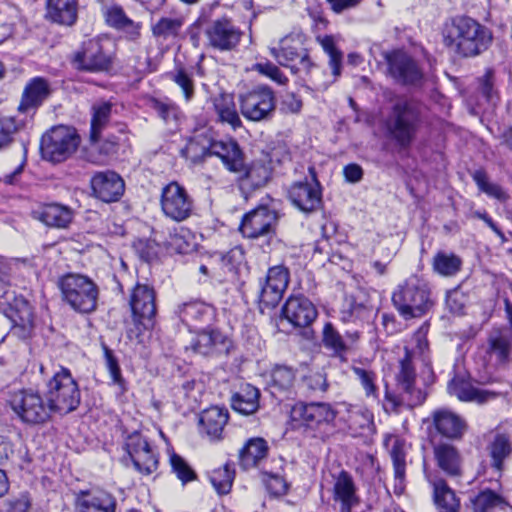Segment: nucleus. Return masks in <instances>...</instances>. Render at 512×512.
I'll return each instance as SVG.
<instances>
[{
  "label": "nucleus",
  "instance_id": "c9c22d12",
  "mask_svg": "<svg viewBox=\"0 0 512 512\" xmlns=\"http://www.w3.org/2000/svg\"><path fill=\"white\" fill-rule=\"evenodd\" d=\"M243 173L239 178V187L244 193H250L260 187H263L270 179L271 171L269 167L262 162H253L240 172Z\"/></svg>",
  "mask_w": 512,
  "mask_h": 512
},
{
  "label": "nucleus",
  "instance_id": "1a4fd4ad",
  "mask_svg": "<svg viewBox=\"0 0 512 512\" xmlns=\"http://www.w3.org/2000/svg\"><path fill=\"white\" fill-rule=\"evenodd\" d=\"M46 399L52 413L67 414L79 406L80 392L69 370L61 369L49 381Z\"/></svg>",
  "mask_w": 512,
  "mask_h": 512
},
{
  "label": "nucleus",
  "instance_id": "de8ad7c7",
  "mask_svg": "<svg viewBox=\"0 0 512 512\" xmlns=\"http://www.w3.org/2000/svg\"><path fill=\"white\" fill-rule=\"evenodd\" d=\"M112 104L109 102L96 103L92 106L90 139L98 142L103 129L110 121Z\"/></svg>",
  "mask_w": 512,
  "mask_h": 512
},
{
  "label": "nucleus",
  "instance_id": "ea45409f",
  "mask_svg": "<svg viewBox=\"0 0 512 512\" xmlns=\"http://www.w3.org/2000/svg\"><path fill=\"white\" fill-rule=\"evenodd\" d=\"M212 137L208 131L195 134L181 150V154L192 163H199L205 157L211 156Z\"/></svg>",
  "mask_w": 512,
  "mask_h": 512
},
{
  "label": "nucleus",
  "instance_id": "5fc2aeb1",
  "mask_svg": "<svg viewBox=\"0 0 512 512\" xmlns=\"http://www.w3.org/2000/svg\"><path fill=\"white\" fill-rule=\"evenodd\" d=\"M235 472L228 464L215 469L210 475V481L219 494H227L232 487Z\"/></svg>",
  "mask_w": 512,
  "mask_h": 512
},
{
  "label": "nucleus",
  "instance_id": "f8f14e48",
  "mask_svg": "<svg viewBox=\"0 0 512 512\" xmlns=\"http://www.w3.org/2000/svg\"><path fill=\"white\" fill-rule=\"evenodd\" d=\"M275 95L267 86H258L239 95L241 114L249 121L269 120L275 110Z\"/></svg>",
  "mask_w": 512,
  "mask_h": 512
},
{
  "label": "nucleus",
  "instance_id": "c756f323",
  "mask_svg": "<svg viewBox=\"0 0 512 512\" xmlns=\"http://www.w3.org/2000/svg\"><path fill=\"white\" fill-rule=\"evenodd\" d=\"M49 95L50 88L47 80L41 77L33 78L23 90L18 111L20 113L36 111Z\"/></svg>",
  "mask_w": 512,
  "mask_h": 512
},
{
  "label": "nucleus",
  "instance_id": "20e7f679",
  "mask_svg": "<svg viewBox=\"0 0 512 512\" xmlns=\"http://www.w3.org/2000/svg\"><path fill=\"white\" fill-rule=\"evenodd\" d=\"M426 395V392L416 384L414 354L405 348V354L399 360V371L396 374V392L386 391L385 398L394 410L400 407L412 409L420 406L425 401Z\"/></svg>",
  "mask_w": 512,
  "mask_h": 512
},
{
  "label": "nucleus",
  "instance_id": "4468645a",
  "mask_svg": "<svg viewBox=\"0 0 512 512\" xmlns=\"http://www.w3.org/2000/svg\"><path fill=\"white\" fill-rule=\"evenodd\" d=\"M160 203L164 215L176 222L189 218L194 207L193 199L177 182H171L163 187Z\"/></svg>",
  "mask_w": 512,
  "mask_h": 512
},
{
  "label": "nucleus",
  "instance_id": "e433bc0d",
  "mask_svg": "<svg viewBox=\"0 0 512 512\" xmlns=\"http://www.w3.org/2000/svg\"><path fill=\"white\" fill-rule=\"evenodd\" d=\"M47 16L53 22L73 25L77 19V0H47Z\"/></svg>",
  "mask_w": 512,
  "mask_h": 512
},
{
  "label": "nucleus",
  "instance_id": "f03ea898",
  "mask_svg": "<svg viewBox=\"0 0 512 512\" xmlns=\"http://www.w3.org/2000/svg\"><path fill=\"white\" fill-rule=\"evenodd\" d=\"M290 417L294 429L302 431L306 437L325 441L336 412L328 403L298 402L292 407Z\"/></svg>",
  "mask_w": 512,
  "mask_h": 512
},
{
  "label": "nucleus",
  "instance_id": "412c9836",
  "mask_svg": "<svg viewBox=\"0 0 512 512\" xmlns=\"http://www.w3.org/2000/svg\"><path fill=\"white\" fill-rule=\"evenodd\" d=\"M90 184L94 196L106 203L118 201L125 191L124 180L110 170L95 173Z\"/></svg>",
  "mask_w": 512,
  "mask_h": 512
},
{
  "label": "nucleus",
  "instance_id": "f3484780",
  "mask_svg": "<svg viewBox=\"0 0 512 512\" xmlns=\"http://www.w3.org/2000/svg\"><path fill=\"white\" fill-rule=\"evenodd\" d=\"M384 59L388 65L389 75L396 82L404 85H416L422 80L421 69L407 53L401 50L385 52Z\"/></svg>",
  "mask_w": 512,
  "mask_h": 512
},
{
  "label": "nucleus",
  "instance_id": "bf43d9fd",
  "mask_svg": "<svg viewBox=\"0 0 512 512\" xmlns=\"http://www.w3.org/2000/svg\"><path fill=\"white\" fill-rule=\"evenodd\" d=\"M352 371L360 382L367 397L377 398L378 389L375 384L376 374L372 370L361 367H352Z\"/></svg>",
  "mask_w": 512,
  "mask_h": 512
},
{
  "label": "nucleus",
  "instance_id": "6ab92c4d",
  "mask_svg": "<svg viewBox=\"0 0 512 512\" xmlns=\"http://www.w3.org/2000/svg\"><path fill=\"white\" fill-rule=\"evenodd\" d=\"M74 62L78 69L100 72L107 71L112 66V57L98 39L84 42L82 50L77 52Z\"/></svg>",
  "mask_w": 512,
  "mask_h": 512
},
{
  "label": "nucleus",
  "instance_id": "9b49d317",
  "mask_svg": "<svg viewBox=\"0 0 512 512\" xmlns=\"http://www.w3.org/2000/svg\"><path fill=\"white\" fill-rule=\"evenodd\" d=\"M22 127L21 121H17L12 116L0 114V151L13 148L17 162L14 171L3 176L6 184H14L16 176L22 173L27 161V142L16 138Z\"/></svg>",
  "mask_w": 512,
  "mask_h": 512
},
{
  "label": "nucleus",
  "instance_id": "8fccbe9b",
  "mask_svg": "<svg viewBox=\"0 0 512 512\" xmlns=\"http://www.w3.org/2000/svg\"><path fill=\"white\" fill-rule=\"evenodd\" d=\"M184 25L182 17H161L152 25V34L154 37L162 40L176 38Z\"/></svg>",
  "mask_w": 512,
  "mask_h": 512
},
{
  "label": "nucleus",
  "instance_id": "5701e85b",
  "mask_svg": "<svg viewBox=\"0 0 512 512\" xmlns=\"http://www.w3.org/2000/svg\"><path fill=\"white\" fill-rule=\"evenodd\" d=\"M117 500L102 489L82 490L75 499V512H116Z\"/></svg>",
  "mask_w": 512,
  "mask_h": 512
},
{
  "label": "nucleus",
  "instance_id": "4d7b16f0",
  "mask_svg": "<svg viewBox=\"0 0 512 512\" xmlns=\"http://www.w3.org/2000/svg\"><path fill=\"white\" fill-rule=\"evenodd\" d=\"M323 50L329 56V65L332 69V75L337 78L341 74V64H342V53L338 50L335 45L334 39L332 36H324L323 38H318Z\"/></svg>",
  "mask_w": 512,
  "mask_h": 512
},
{
  "label": "nucleus",
  "instance_id": "2f4dec72",
  "mask_svg": "<svg viewBox=\"0 0 512 512\" xmlns=\"http://www.w3.org/2000/svg\"><path fill=\"white\" fill-rule=\"evenodd\" d=\"M104 16L107 25L124 32L128 40L137 41L140 38L142 24L130 19L121 6L108 7Z\"/></svg>",
  "mask_w": 512,
  "mask_h": 512
},
{
  "label": "nucleus",
  "instance_id": "c03bdc74",
  "mask_svg": "<svg viewBox=\"0 0 512 512\" xmlns=\"http://www.w3.org/2000/svg\"><path fill=\"white\" fill-rule=\"evenodd\" d=\"M295 381V371L286 365H276L271 373L268 387L271 394L277 396L278 394L289 391Z\"/></svg>",
  "mask_w": 512,
  "mask_h": 512
},
{
  "label": "nucleus",
  "instance_id": "4c0bfd02",
  "mask_svg": "<svg viewBox=\"0 0 512 512\" xmlns=\"http://www.w3.org/2000/svg\"><path fill=\"white\" fill-rule=\"evenodd\" d=\"M269 447L263 438H251L239 452V464L247 470L258 465L265 459L268 454Z\"/></svg>",
  "mask_w": 512,
  "mask_h": 512
},
{
  "label": "nucleus",
  "instance_id": "4be33fe9",
  "mask_svg": "<svg viewBox=\"0 0 512 512\" xmlns=\"http://www.w3.org/2000/svg\"><path fill=\"white\" fill-rule=\"evenodd\" d=\"M205 35L209 45L221 51L233 49L241 38L240 30L226 18L211 22L205 30Z\"/></svg>",
  "mask_w": 512,
  "mask_h": 512
},
{
  "label": "nucleus",
  "instance_id": "49530a36",
  "mask_svg": "<svg viewBox=\"0 0 512 512\" xmlns=\"http://www.w3.org/2000/svg\"><path fill=\"white\" fill-rule=\"evenodd\" d=\"M488 449L491 457V466L501 472L504 460L512 453V444L509 437L505 434H497Z\"/></svg>",
  "mask_w": 512,
  "mask_h": 512
},
{
  "label": "nucleus",
  "instance_id": "58836bf2",
  "mask_svg": "<svg viewBox=\"0 0 512 512\" xmlns=\"http://www.w3.org/2000/svg\"><path fill=\"white\" fill-rule=\"evenodd\" d=\"M259 397L260 392L256 387L245 384L232 396L231 406L243 415H250L258 410Z\"/></svg>",
  "mask_w": 512,
  "mask_h": 512
},
{
  "label": "nucleus",
  "instance_id": "bb28decb",
  "mask_svg": "<svg viewBox=\"0 0 512 512\" xmlns=\"http://www.w3.org/2000/svg\"><path fill=\"white\" fill-rule=\"evenodd\" d=\"M333 500L339 504L340 512H351L360 502L353 478L346 471H341L335 478Z\"/></svg>",
  "mask_w": 512,
  "mask_h": 512
},
{
  "label": "nucleus",
  "instance_id": "9d476101",
  "mask_svg": "<svg viewBox=\"0 0 512 512\" xmlns=\"http://www.w3.org/2000/svg\"><path fill=\"white\" fill-rule=\"evenodd\" d=\"M9 405L18 418L29 425L43 424L52 414L43 397L32 390H20L11 395Z\"/></svg>",
  "mask_w": 512,
  "mask_h": 512
},
{
  "label": "nucleus",
  "instance_id": "c85d7f7f",
  "mask_svg": "<svg viewBox=\"0 0 512 512\" xmlns=\"http://www.w3.org/2000/svg\"><path fill=\"white\" fill-rule=\"evenodd\" d=\"M212 155L219 157L231 172L239 173L244 169V155L235 140L216 141L212 138Z\"/></svg>",
  "mask_w": 512,
  "mask_h": 512
},
{
  "label": "nucleus",
  "instance_id": "37998d69",
  "mask_svg": "<svg viewBox=\"0 0 512 512\" xmlns=\"http://www.w3.org/2000/svg\"><path fill=\"white\" fill-rule=\"evenodd\" d=\"M390 456L394 470V493L401 495L405 490V474H406V453L404 444L396 440L390 451Z\"/></svg>",
  "mask_w": 512,
  "mask_h": 512
},
{
  "label": "nucleus",
  "instance_id": "72a5a7b5",
  "mask_svg": "<svg viewBox=\"0 0 512 512\" xmlns=\"http://www.w3.org/2000/svg\"><path fill=\"white\" fill-rule=\"evenodd\" d=\"M433 423L436 430L449 439H459L466 430L465 421L455 413L441 409L433 413Z\"/></svg>",
  "mask_w": 512,
  "mask_h": 512
},
{
  "label": "nucleus",
  "instance_id": "864d4df0",
  "mask_svg": "<svg viewBox=\"0 0 512 512\" xmlns=\"http://www.w3.org/2000/svg\"><path fill=\"white\" fill-rule=\"evenodd\" d=\"M347 423L354 434H363L370 431L373 426V416L367 410L354 409L349 411Z\"/></svg>",
  "mask_w": 512,
  "mask_h": 512
},
{
  "label": "nucleus",
  "instance_id": "774afa93",
  "mask_svg": "<svg viewBox=\"0 0 512 512\" xmlns=\"http://www.w3.org/2000/svg\"><path fill=\"white\" fill-rule=\"evenodd\" d=\"M30 506L31 499L29 495L23 493L6 501V512H28Z\"/></svg>",
  "mask_w": 512,
  "mask_h": 512
},
{
  "label": "nucleus",
  "instance_id": "09e8293b",
  "mask_svg": "<svg viewBox=\"0 0 512 512\" xmlns=\"http://www.w3.org/2000/svg\"><path fill=\"white\" fill-rule=\"evenodd\" d=\"M323 345L332 351V355L344 359L349 351V344L344 341L343 336L334 328L331 323H326L323 328Z\"/></svg>",
  "mask_w": 512,
  "mask_h": 512
},
{
  "label": "nucleus",
  "instance_id": "a19ab883",
  "mask_svg": "<svg viewBox=\"0 0 512 512\" xmlns=\"http://www.w3.org/2000/svg\"><path fill=\"white\" fill-rule=\"evenodd\" d=\"M213 106L221 123L229 124L234 130L242 126L232 95L222 93L216 96L213 99Z\"/></svg>",
  "mask_w": 512,
  "mask_h": 512
},
{
  "label": "nucleus",
  "instance_id": "79ce46f5",
  "mask_svg": "<svg viewBox=\"0 0 512 512\" xmlns=\"http://www.w3.org/2000/svg\"><path fill=\"white\" fill-rule=\"evenodd\" d=\"M433 498L439 512H458L460 501L443 479L432 482Z\"/></svg>",
  "mask_w": 512,
  "mask_h": 512
},
{
  "label": "nucleus",
  "instance_id": "a211bd4d",
  "mask_svg": "<svg viewBox=\"0 0 512 512\" xmlns=\"http://www.w3.org/2000/svg\"><path fill=\"white\" fill-rule=\"evenodd\" d=\"M124 448L135 469L140 473L149 475L157 469V457L147 440L138 431H134L126 437Z\"/></svg>",
  "mask_w": 512,
  "mask_h": 512
},
{
  "label": "nucleus",
  "instance_id": "ddd939ff",
  "mask_svg": "<svg viewBox=\"0 0 512 512\" xmlns=\"http://www.w3.org/2000/svg\"><path fill=\"white\" fill-rule=\"evenodd\" d=\"M271 54L281 66L289 67L293 73L311 66V59L303 46L301 35L285 36L280 40L278 48H271Z\"/></svg>",
  "mask_w": 512,
  "mask_h": 512
},
{
  "label": "nucleus",
  "instance_id": "393cba45",
  "mask_svg": "<svg viewBox=\"0 0 512 512\" xmlns=\"http://www.w3.org/2000/svg\"><path fill=\"white\" fill-rule=\"evenodd\" d=\"M284 318L294 327H307L317 317L313 303L304 296H291L282 308Z\"/></svg>",
  "mask_w": 512,
  "mask_h": 512
},
{
  "label": "nucleus",
  "instance_id": "f257e3e1",
  "mask_svg": "<svg viewBox=\"0 0 512 512\" xmlns=\"http://www.w3.org/2000/svg\"><path fill=\"white\" fill-rule=\"evenodd\" d=\"M492 39V32L470 17L454 18L443 29L444 44L463 57L479 55Z\"/></svg>",
  "mask_w": 512,
  "mask_h": 512
},
{
  "label": "nucleus",
  "instance_id": "cd10ccee",
  "mask_svg": "<svg viewBox=\"0 0 512 512\" xmlns=\"http://www.w3.org/2000/svg\"><path fill=\"white\" fill-rule=\"evenodd\" d=\"M176 313L180 320L191 329H200L211 322L214 316L212 307L200 301L183 303L178 306Z\"/></svg>",
  "mask_w": 512,
  "mask_h": 512
},
{
  "label": "nucleus",
  "instance_id": "603ef678",
  "mask_svg": "<svg viewBox=\"0 0 512 512\" xmlns=\"http://www.w3.org/2000/svg\"><path fill=\"white\" fill-rule=\"evenodd\" d=\"M472 177L476 185L478 186L479 190L487 194L488 196L495 198L501 202H505L509 198L508 194L503 190V188L500 185L489 180L487 174L484 171L477 170L473 173Z\"/></svg>",
  "mask_w": 512,
  "mask_h": 512
},
{
  "label": "nucleus",
  "instance_id": "13d9d810",
  "mask_svg": "<svg viewBox=\"0 0 512 512\" xmlns=\"http://www.w3.org/2000/svg\"><path fill=\"white\" fill-rule=\"evenodd\" d=\"M300 72H304L308 76V81L315 91L326 90L336 80L335 77L333 80H329L327 73L312 61L309 68H302Z\"/></svg>",
  "mask_w": 512,
  "mask_h": 512
},
{
  "label": "nucleus",
  "instance_id": "423d86ee",
  "mask_svg": "<svg viewBox=\"0 0 512 512\" xmlns=\"http://www.w3.org/2000/svg\"><path fill=\"white\" fill-rule=\"evenodd\" d=\"M420 125V113L412 103L399 100L393 106L385 121L388 136L401 148H408L413 142Z\"/></svg>",
  "mask_w": 512,
  "mask_h": 512
},
{
  "label": "nucleus",
  "instance_id": "69168bd1",
  "mask_svg": "<svg viewBox=\"0 0 512 512\" xmlns=\"http://www.w3.org/2000/svg\"><path fill=\"white\" fill-rule=\"evenodd\" d=\"M494 81V71L491 69H488L479 79V90L487 102H494L497 98V92L494 89Z\"/></svg>",
  "mask_w": 512,
  "mask_h": 512
},
{
  "label": "nucleus",
  "instance_id": "3c124183",
  "mask_svg": "<svg viewBox=\"0 0 512 512\" xmlns=\"http://www.w3.org/2000/svg\"><path fill=\"white\" fill-rule=\"evenodd\" d=\"M488 352L497 357L500 362L507 361L511 349V336L502 330H493L488 338Z\"/></svg>",
  "mask_w": 512,
  "mask_h": 512
},
{
  "label": "nucleus",
  "instance_id": "338daca9",
  "mask_svg": "<svg viewBox=\"0 0 512 512\" xmlns=\"http://www.w3.org/2000/svg\"><path fill=\"white\" fill-rule=\"evenodd\" d=\"M446 306L456 315H462L466 306V296L459 290L449 291L446 296Z\"/></svg>",
  "mask_w": 512,
  "mask_h": 512
},
{
  "label": "nucleus",
  "instance_id": "2eb2a0df",
  "mask_svg": "<svg viewBox=\"0 0 512 512\" xmlns=\"http://www.w3.org/2000/svg\"><path fill=\"white\" fill-rule=\"evenodd\" d=\"M277 222V211L260 205L243 216L239 230L244 237L257 239L275 234Z\"/></svg>",
  "mask_w": 512,
  "mask_h": 512
},
{
  "label": "nucleus",
  "instance_id": "7ed1b4c3",
  "mask_svg": "<svg viewBox=\"0 0 512 512\" xmlns=\"http://www.w3.org/2000/svg\"><path fill=\"white\" fill-rule=\"evenodd\" d=\"M392 303L405 319L421 317L433 306L428 284L417 276H411L397 286L392 293Z\"/></svg>",
  "mask_w": 512,
  "mask_h": 512
},
{
  "label": "nucleus",
  "instance_id": "dca6fc26",
  "mask_svg": "<svg viewBox=\"0 0 512 512\" xmlns=\"http://www.w3.org/2000/svg\"><path fill=\"white\" fill-rule=\"evenodd\" d=\"M311 181L294 183L289 189V198L293 205L304 213L316 211L322 202L321 186L314 167H309Z\"/></svg>",
  "mask_w": 512,
  "mask_h": 512
},
{
  "label": "nucleus",
  "instance_id": "6e6d98bb",
  "mask_svg": "<svg viewBox=\"0 0 512 512\" xmlns=\"http://www.w3.org/2000/svg\"><path fill=\"white\" fill-rule=\"evenodd\" d=\"M433 267L437 273L443 276H452L460 270L461 260L455 255L439 252L434 257Z\"/></svg>",
  "mask_w": 512,
  "mask_h": 512
},
{
  "label": "nucleus",
  "instance_id": "6e6552de",
  "mask_svg": "<svg viewBox=\"0 0 512 512\" xmlns=\"http://www.w3.org/2000/svg\"><path fill=\"white\" fill-rule=\"evenodd\" d=\"M80 144V137L72 127L59 125L43 134L40 152L44 160L61 163L70 158Z\"/></svg>",
  "mask_w": 512,
  "mask_h": 512
},
{
  "label": "nucleus",
  "instance_id": "473e14b6",
  "mask_svg": "<svg viewBox=\"0 0 512 512\" xmlns=\"http://www.w3.org/2000/svg\"><path fill=\"white\" fill-rule=\"evenodd\" d=\"M433 454L437 466L448 476H460L462 458L458 449L449 443L433 445Z\"/></svg>",
  "mask_w": 512,
  "mask_h": 512
},
{
  "label": "nucleus",
  "instance_id": "e2e57ef3",
  "mask_svg": "<svg viewBox=\"0 0 512 512\" xmlns=\"http://www.w3.org/2000/svg\"><path fill=\"white\" fill-rule=\"evenodd\" d=\"M15 326L21 327L24 331H30L33 327V313L28 302L21 303V309H16L10 316Z\"/></svg>",
  "mask_w": 512,
  "mask_h": 512
},
{
  "label": "nucleus",
  "instance_id": "0eeeda50",
  "mask_svg": "<svg viewBox=\"0 0 512 512\" xmlns=\"http://www.w3.org/2000/svg\"><path fill=\"white\" fill-rule=\"evenodd\" d=\"M129 306L135 325L127 334L130 339L139 338L143 331L150 330L155 325L157 313L156 292L148 284L137 283L130 293Z\"/></svg>",
  "mask_w": 512,
  "mask_h": 512
},
{
  "label": "nucleus",
  "instance_id": "7c9ffc66",
  "mask_svg": "<svg viewBox=\"0 0 512 512\" xmlns=\"http://www.w3.org/2000/svg\"><path fill=\"white\" fill-rule=\"evenodd\" d=\"M33 218L41 221L46 226L65 229L74 218L73 210L58 203L46 204L32 212Z\"/></svg>",
  "mask_w": 512,
  "mask_h": 512
},
{
  "label": "nucleus",
  "instance_id": "0e129e2a",
  "mask_svg": "<svg viewBox=\"0 0 512 512\" xmlns=\"http://www.w3.org/2000/svg\"><path fill=\"white\" fill-rule=\"evenodd\" d=\"M173 81L182 89L184 97L187 101L191 100L194 95V84L191 76L184 68H178L172 76Z\"/></svg>",
  "mask_w": 512,
  "mask_h": 512
},
{
  "label": "nucleus",
  "instance_id": "a18cd8bd",
  "mask_svg": "<svg viewBox=\"0 0 512 512\" xmlns=\"http://www.w3.org/2000/svg\"><path fill=\"white\" fill-rule=\"evenodd\" d=\"M473 512H494L497 507L504 509L508 506L506 500L496 492L486 489L470 499Z\"/></svg>",
  "mask_w": 512,
  "mask_h": 512
},
{
  "label": "nucleus",
  "instance_id": "b1692460",
  "mask_svg": "<svg viewBox=\"0 0 512 512\" xmlns=\"http://www.w3.org/2000/svg\"><path fill=\"white\" fill-rule=\"evenodd\" d=\"M232 341L218 330H203L193 340L190 348L203 356L228 355Z\"/></svg>",
  "mask_w": 512,
  "mask_h": 512
},
{
  "label": "nucleus",
  "instance_id": "39448f33",
  "mask_svg": "<svg viewBox=\"0 0 512 512\" xmlns=\"http://www.w3.org/2000/svg\"><path fill=\"white\" fill-rule=\"evenodd\" d=\"M57 285L63 301L74 311L88 314L97 309L99 289L89 277L67 273L59 278Z\"/></svg>",
  "mask_w": 512,
  "mask_h": 512
},
{
  "label": "nucleus",
  "instance_id": "aec40b11",
  "mask_svg": "<svg viewBox=\"0 0 512 512\" xmlns=\"http://www.w3.org/2000/svg\"><path fill=\"white\" fill-rule=\"evenodd\" d=\"M289 284V271L286 267L279 265L271 267L261 284L259 302L266 308L275 307L283 297Z\"/></svg>",
  "mask_w": 512,
  "mask_h": 512
},
{
  "label": "nucleus",
  "instance_id": "a878e982",
  "mask_svg": "<svg viewBox=\"0 0 512 512\" xmlns=\"http://www.w3.org/2000/svg\"><path fill=\"white\" fill-rule=\"evenodd\" d=\"M448 392L460 401L485 403L498 395L494 391L474 387L465 375H455L448 383Z\"/></svg>",
  "mask_w": 512,
  "mask_h": 512
},
{
  "label": "nucleus",
  "instance_id": "052dcab7",
  "mask_svg": "<svg viewBox=\"0 0 512 512\" xmlns=\"http://www.w3.org/2000/svg\"><path fill=\"white\" fill-rule=\"evenodd\" d=\"M149 104L165 123L170 124L177 121L178 107L175 104L171 102H163L156 98L150 99Z\"/></svg>",
  "mask_w": 512,
  "mask_h": 512
},
{
  "label": "nucleus",
  "instance_id": "680f3d73",
  "mask_svg": "<svg viewBox=\"0 0 512 512\" xmlns=\"http://www.w3.org/2000/svg\"><path fill=\"white\" fill-rule=\"evenodd\" d=\"M170 462L173 472L177 475L178 479L181 480L183 484L196 478V473L194 470L180 455L174 453L170 457Z\"/></svg>",
  "mask_w": 512,
  "mask_h": 512
},
{
  "label": "nucleus",
  "instance_id": "f704fd0d",
  "mask_svg": "<svg viewBox=\"0 0 512 512\" xmlns=\"http://www.w3.org/2000/svg\"><path fill=\"white\" fill-rule=\"evenodd\" d=\"M229 419L228 410L217 406L205 409L199 417L202 431L211 439H220Z\"/></svg>",
  "mask_w": 512,
  "mask_h": 512
}]
</instances>
